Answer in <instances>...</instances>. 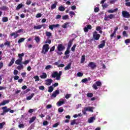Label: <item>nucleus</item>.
<instances>
[{
  "label": "nucleus",
  "instance_id": "obj_1",
  "mask_svg": "<svg viewBox=\"0 0 130 130\" xmlns=\"http://www.w3.org/2000/svg\"><path fill=\"white\" fill-rule=\"evenodd\" d=\"M74 42V39L72 40H70L68 44V47L66 51L64 52V55L66 56L64 57L66 58H69L70 57V49H71V47H72V45H73V43Z\"/></svg>",
  "mask_w": 130,
  "mask_h": 130
},
{
  "label": "nucleus",
  "instance_id": "obj_2",
  "mask_svg": "<svg viewBox=\"0 0 130 130\" xmlns=\"http://www.w3.org/2000/svg\"><path fill=\"white\" fill-rule=\"evenodd\" d=\"M66 49V47L62 45V44H58L57 47V50L56 53L58 55H61L62 54V51Z\"/></svg>",
  "mask_w": 130,
  "mask_h": 130
},
{
  "label": "nucleus",
  "instance_id": "obj_3",
  "mask_svg": "<svg viewBox=\"0 0 130 130\" xmlns=\"http://www.w3.org/2000/svg\"><path fill=\"white\" fill-rule=\"evenodd\" d=\"M62 74V72L61 71H59V73L57 71L54 72L52 74L51 77L52 78H56V80L58 81L60 80V77Z\"/></svg>",
  "mask_w": 130,
  "mask_h": 130
},
{
  "label": "nucleus",
  "instance_id": "obj_4",
  "mask_svg": "<svg viewBox=\"0 0 130 130\" xmlns=\"http://www.w3.org/2000/svg\"><path fill=\"white\" fill-rule=\"evenodd\" d=\"M48 50H49V45L45 44L43 46L41 53L43 54H46V53L48 52Z\"/></svg>",
  "mask_w": 130,
  "mask_h": 130
},
{
  "label": "nucleus",
  "instance_id": "obj_5",
  "mask_svg": "<svg viewBox=\"0 0 130 130\" xmlns=\"http://www.w3.org/2000/svg\"><path fill=\"white\" fill-rule=\"evenodd\" d=\"M21 32H23V29H19L18 30L15 31V32H13L10 34V36H14V38L16 39L17 37H19V34L18 33H21Z\"/></svg>",
  "mask_w": 130,
  "mask_h": 130
},
{
  "label": "nucleus",
  "instance_id": "obj_6",
  "mask_svg": "<svg viewBox=\"0 0 130 130\" xmlns=\"http://www.w3.org/2000/svg\"><path fill=\"white\" fill-rule=\"evenodd\" d=\"M92 36L94 40H99V39H100V37H101V36L98 34L96 31H94L92 32Z\"/></svg>",
  "mask_w": 130,
  "mask_h": 130
},
{
  "label": "nucleus",
  "instance_id": "obj_7",
  "mask_svg": "<svg viewBox=\"0 0 130 130\" xmlns=\"http://www.w3.org/2000/svg\"><path fill=\"white\" fill-rule=\"evenodd\" d=\"M102 86V83H101V81H96L95 82V84H93L92 88L94 90H98V87H101Z\"/></svg>",
  "mask_w": 130,
  "mask_h": 130
},
{
  "label": "nucleus",
  "instance_id": "obj_8",
  "mask_svg": "<svg viewBox=\"0 0 130 130\" xmlns=\"http://www.w3.org/2000/svg\"><path fill=\"white\" fill-rule=\"evenodd\" d=\"M88 67L90 68L91 70H95L97 68V65L94 62H90L88 64Z\"/></svg>",
  "mask_w": 130,
  "mask_h": 130
},
{
  "label": "nucleus",
  "instance_id": "obj_9",
  "mask_svg": "<svg viewBox=\"0 0 130 130\" xmlns=\"http://www.w3.org/2000/svg\"><path fill=\"white\" fill-rule=\"evenodd\" d=\"M115 15L114 14H110L109 15H106L104 20L105 21H109L111 19H114Z\"/></svg>",
  "mask_w": 130,
  "mask_h": 130
},
{
  "label": "nucleus",
  "instance_id": "obj_10",
  "mask_svg": "<svg viewBox=\"0 0 130 130\" xmlns=\"http://www.w3.org/2000/svg\"><path fill=\"white\" fill-rule=\"evenodd\" d=\"M122 16L124 18H126L127 19H129L130 17L129 12H127L126 11H122Z\"/></svg>",
  "mask_w": 130,
  "mask_h": 130
},
{
  "label": "nucleus",
  "instance_id": "obj_11",
  "mask_svg": "<svg viewBox=\"0 0 130 130\" xmlns=\"http://www.w3.org/2000/svg\"><path fill=\"white\" fill-rule=\"evenodd\" d=\"M59 90L57 89L55 91H53L52 95H51V99H53L55 98H56V96L57 95H59Z\"/></svg>",
  "mask_w": 130,
  "mask_h": 130
},
{
  "label": "nucleus",
  "instance_id": "obj_12",
  "mask_svg": "<svg viewBox=\"0 0 130 130\" xmlns=\"http://www.w3.org/2000/svg\"><path fill=\"white\" fill-rule=\"evenodd\" d=\"M53 82V80L51 79H48L45 80V84L47 85V86H49L51 85V83Z\"/></svg>",
  "mask_w": 130,
  "mask_h": 130
},
{
  "label": "nucleus",
  "instance_id": "obj_13",
  "mask_svg": "<svg viewBox=\"0 0 130 130\" xmlns=\"http://www.w3.org/2000/svg\"><path fill=\"white\" fill-rule=\"evenodd\" d=\"M106 42V41L105 40H103L101 42V44H100L99 45V48H103V47H104V46H105V43Z\"/></svg>",
  "mask_w": 130,
  "mask_h": 130
},
{
  "label": "nucleus",
  "instance_id": "obj_14",
  "mask_svg": "<svg viewBox=\"0 0 130 130\" xmlns=\"http://www.w3.org/2000/svg\"><path fill=\"white\" fill-rule=\"evenodd\" d=\"M57 27H59V24H52L49 26V29L52 30H53V28H57Z\"/></svg>",
  "mask_w": 130,
  "mask_h": 130
},
{
  "label": "nucleus",
  "instance_id": "obj_15",
  "mask_svg": "<svg viewBox=\"0 0 130 130\" xmlns=\"http://www.w3.org/2000/svg\"><path fill=\"white\" fill-rule=\"evenodd\" d=\"M23 7H25V5L22 4V3L18 4L16 8V11H19V10L22 9V8H23Z\"/></svg>",
  "mask_w": 130,
  "mask_h": 130
},
{
  "label": "nucleus",
  "instance_id": "obj_16",
  "mask_svg": "<svg viewBox=\"0 0 130 130\" xmlns=\"http://www.w3.org/2000/svg\"><path fill=\"white\" fill-rule=\"evenodd\" d=\"M9 103L10 100L3 101L1 103H0V106H4V105H6V104H8Z\"/></svg>",
  "mask_w": 130,
  "mask_h": 130
},
{
  "label": "nucleus",
  "instance_id": "obj_17",
  "mask_svg": "<svg viewBox=\"0 0 130 130\" xmlns=\"http://www.w3.org/2000/svg\"><path fill=\"white\" fill-rule=\"evenodd\" d=\"M23 60L21 59H18L17 60H16L15 61V64H17V65H19V64H23V61H22Z\"/></svg>",
  "mask_w": 130,
  "mask_h": 130
},
{
  "label": "nucleus",
  "instance_id": "obj_18",
  "mask_svg": "<svg viewBox=\"0 0 130 130\" xmlns=\"http://www.w3.org/2000/svg\"><path fill=\"white\" fill-rule=\"evenodd\" d=\"M72 69V63H69L64 68V71H68Z\"/></svg>",
  "mask_w": 130,
  "mask_h": 130
},
{
  "label": "nucleus",
  "instance_id": "obj_19",
  "mask_svg": "<svg viewBox=\"0 0 130 130\" xmlns=\"http://www.w3.org/2000/svg\"><path fill=\"white\" fill-rule=\"evenodd\" d=\"M0 10L1 11H8L9 7H8L7 6L4 5L1 7H0Z\"/></svg>",
  "mask_w": 130,
  "mask_h": 130
},
{
  "label": "nucleus",
  "instance_id": "obj_20",
  "mask_svg": "<svg viewBox=\"0 0 130 130\" xmlns=\"http://www.w3.org/2000/svg\"><path fill=\"white\" fill-rule=\"evenodd\" d=\"M2 109H3V111L4 112H5V113H7V112H9V111H10V108H8V107H7V106L3 107L2 108Z\"/></svg>",
  "mask_w": 130,
  "mask_h": 130
},
{
  "label": "nucleus",
  "instance_id": "obj_21",
  "mask_svg": "<svg viewBox=\"0 0 130 130\" xmlns=\"http://www.w3.org/2000/svg\"><path fill=\"white\" fill-rule=\"evenodd\" d=\"M63 104H64V101H59L57 103L56 105L57 106H61V105H63Z\"/></svg>",
  "mask_w": 130,
  "mask_h": 130
},
{
  "label": "nucleus",
  "instance_id": "obj_22",
  "mask_svg": "<svg viewBox=\"0 0 130 130\" xmlns=\"http://www.w3.org/2000/svg\"><path fill=\"white\" fill-rule=\"evenodd\" d=\"M85 60H86V56L85 55H83L81 57L80 63H84L85 62Z\"/></svg>",
  "mask_w": 130,
  "mask_h": 130
},
{
  "label": "nucleus",
  "instance_id": "obj_23",
  "mask_svg": "<svg viewBox=\"0 0 130 130\" xmlns=\"http://www.w3.org/2000/svg\"><path fill=\"white\" fill-rule=\"evenodd\" d=\"M14 62H15V58H12L8 64V67H12L14 64Z\"/></svg>",
  "mask_w": 130,
  "mask_h": 130
},
{
  "label": "nucleus",
  "instance_id": "obj_24",
  "mask_svg": "<svg viewBox=\"0 0 130 130\" xmlns=\"http://www.w3.org/2000/svg\"><path fill=\"white\" fill-rule=\"evenodd\" d=\"M17 70H18V71H21V70H23L24 69V66H23V64H19L18 66L16 68Z\"/></svg>",
  "mask_w": 130,
  "mask_h": 130
},
{
  "label": "nucleus",
  "instance_id": "obj_25",
  "mask_svg": "<svg viewBox=\"0 0 130 130\" xmlns=\"http://www.w3.org/2000/svg\"><path fill=\"white\" fill-rule=\"evenodd\" d=\"M40 78L41 79H46V78H47V74L44 72L42 75L40 76Z\"/></svg>",
  "mask_w": 130,
  "mask_h": 130
},
{
  "label": "nucleus",
  "instance_id": "obj_26",
  "mask_svg": "<svg viewBox=\"0 0 130 130\" xmlns=\"http://www.w3.org/2000/svg\"><path fill=\"white\" fill-rule=\"evenodd\" d=\"M95 119V117H91L88 119V121L89 123H92V122H93Z\"/></svg>",
  "mask_w": 130,
  "mask_h": 130
},
{
  "label": "nucleus",
  "instance_id": "obj_27",
  "mask_svg": "<svg viewBox=\"0 0 130 130\" xmlns=\"http://www.w3.org/2000/svg\"><path fill=\"white\" fill-rule=\"evenodd\" d=\"M56 6H57V3L56 2L54 4H52L51 6V10H54V9H55V8H56Z\"/></svg>",
  "mask_w": 130,
  "mask_h": 130
},
{
  "label": "nucleus",
  "instance_id": "obj_28",
  "mask_svg": "<svg viewBox=\"0 0 130 130\" xmlns=\"http://www.w3.org/2000/svg\"><path fill=\"white\" fill-rule=\"evenodd\" d=\"M86 110H87V111H90V112H93V109H94L93 107H85Z\"/></svg>",
  "mask_w": 130,
  "mask_h": 130
},
{
  "label": "nucleus",
  "instance_id": "obj_29",
  "mask_svg": "<svg viewBox=\"0 0 130 130\" xmlns=\"http://www.w3.org/2000/svg\"><path fill=\"white\" fill-rule=\"evenodd\" d=\"M52 35H51V32L49 31H46V36L48 37V39H49L50 37H51Z\"/></svg>",
  "mask_w": 130,
  "mask_h": 130
},
{
  "label": "nucleus",
  "instance_id": "obj_30",
  "mask_svg": "<svg viewBox=\"0 0 130 130\" xmlns=\"http://www.w3.org/2000/svg\"><path fill=\"white\" fill-rule=\"evenodd\" d=\"M70 24V22H66L62 25V28H64V29H67L68 28V26H69V24Z\"/></svg>",
  "mask_w": 130,
  "mask_h": 130
},
{
  "label": "nucleus",
  "instance_id": "obj_31",
  "mask_svg": "<svg viewBox=\"0 0 130 130\" xmlns=\"http://www.w3.org/2000/svg\"><path fill=\"white\" fill-rule=\"evenodd\" d=\"M42 28V26H41V24H40L39 25H35L34 26V29H36V30H38L39 29H41Z\"/></svg>",
  "mask_w": 130,
  "mask_h": 130
},
{
  "label": "nucleus",
  "instance_id": "obj_32",
  "mask_svg": "<svg viewBox=\"0 0 130 130\" xmlns=\"http://www.w3.org/2000/svg\"><path fill=\"white\" fill-rule=\"evenodd\" d=\"M34 95H35V93H32L30 96H28L26 98V100H31L33 97H34Z\"/></svg>",
  "mask_w": 130,
  "mask_h": 130
},
{
  "label": "nucleus",
  "instance_id": "obj_33",
  "mask_svg": "<svg viewBox=\"0 0 130 130\" xmlns=\"http://www.w3.org/2000/svg\"><path fill=\"white\" fill-rule=\"evenodd\" d=\"M118 9H117V8H116L114 10H112V9L109 10H108V13H109L110 14L112 13H115V12H116V11H118Z\"/></svg>",
  "mask_w": 130,
  "mask_h": 130
},
{
  "label": "nucleus",
  "instance_id": "obj_34",
  "mask_svg": "<svg viewBox=\"0 0 130 130\" xmlns=\"http://www.w3.org/2000/svg\"><path fill=\"white\" fill-rule=\"evenodd\" d=\"M53 90V87H52V86H50L48 87V92H49V93H51V92H52Z\"/></svg>",
  "mask_w": 130,
  "mask_h": 130
},
{
  "label": "nucleus",
  "instance_id": "obj_35",
  "mask_svg": "<svg viewBox=\"0 0 130 130\" xmlns=\"http://www.w3.org/2000/svg\"><path fill=\"white\" fill-rule=\"evenodd\" d=\"M4 45H5V46H8V47H10V46H11V42L8 41H6V42L4 43Z\"/></svg>",
  "mask_w": 130,
  "mask_h": 130
},
{
  "label": "nucleus",
  "instance_id": "obj_36",
  "mask_svg": "<svg viewBox=\"0 0 130 130\" xmlns=\"http://www.w3.org/2000/svg\"><path fill=\"white\" fill-rule=\"evenodd\" d=\"M24 53H22L21 54H18V59L23 60V56H24Z\"/></svg>",
  "mask_w": 130,
  "mask_h": 130
},
{
  "label": "nucleus",
  "instance_id": "obj_37",
  "mask_svg": "<svg viewBox=\"0 0 130 130\" xmlns=\"http://www.w3.org/2000/svg\"><path fill=\"white\" fill-rule=\"evenodd\" d=\"M35 119H36V117L35 116L32 117L29 121V123H32V122H34V121L35 120Z\"/></svg>",
  "mask_w": 130,
  "mask_h": 130
},
{
  "label": "nucleus",
  "instance_id": "obj_38",
  "mask_svg": "<svg viewBox=\"0 0 130 130\" xmlns=\"http://www.w3.org/2000/svg\"><path fill=\"white\" fill-rule=\"evenodd\" d=\"M58 10L59 11H60V12H63L64 11H65L66 8H64V7H62V6H60L58 8Z\"/></svg>",
  "mask_w": 130,
  "mask_h": 130
},
{
  "label": "nucleus",
  "instance_id": "obj_39",
  "mask_svg": "<svg viewBox=\"0 0 130 130\" xmlns=\"http://www.w3.org/2000/svg\"><path fill=\"white\" fill-rule=\"evenodd\" d=\"M2 21L4 22H8V21H9V18H8L7 17H4L2 18Z\"/></svg>",
  "mask_w": 130,
  "mask_h": 130
},
{
  "label": "nucleus",
  "instance_id": "obj_40",
  "mask_svg": "<svg viewBox=\"0 0 130 130\" xmlns=\"http://www.w3.org/2000/svg\"><path fill=\"white\" fill-rule=\"evenodd\" d=\"M25 41V38H21L18 40V43L20 44V43H22V42H24Z\"/></svg>",
  "mask_w": 130,
  "mask_h": 130
},
{
  "label": "nucleus",
  "instance_id": "obj_41",
  "mask_svg": "<svg viewBox=\"0 0 130 130\" xmlns=\"http://www.w3.org/2000/svg\"><path fill=\"white\" fill-rule=\"evenodd\" d=\"M93 93H87L86 94L87 97H88V98H92L93 97Z\"/></svg>",
  "mask_w": 130,
  "mask_h": 130
},
{
  "label": "nucleus",
  "instance_id": "obj_42",
  "mask_svg": "<svg viewBox=\"0 0 130 130\" xmlns=\"http://www.w3.org/2000/svg\"><path fill=\"white\" fill-rule=\"evenodd\" d=\"M76 47H77V44H74L71 48L72 51H75L76 50Z\"/></svg>",
  "mask_w": 130,
  "mask_h": 130
},
{
  "label": "nucleus",
  "instance_id": "obj_43",
  "mask_svg": "<svg viewBox=\"0 0 130 130\" xmlns=\"http://www.w3.org/2000/svg\"><path fill=\"white\" fill-rule=\"evenodd\" d=\"M35 40H36L37 43L40 42V38H39V37H36L35 38Z\"/></svg>",
  "mask_w": 130,
  "mask_h": 130
},
{
  "label": "nucleus",
  "instance_id": "obj_44",
  "mask_svg": "<svg viewBox=\"0 0 130 130\" xmlns=\"http://www.w3.org/2000/svg\"><path fill=\"white\" fill-rule=\"evenodd\" d=\"M62 19V20H68V19H69V15H66L63 16Z\"/></svg>",
  "mask_w": 130,
  "mask_h": 130
},
{
  "label": "nucleus",
  "instance_id": "obj_45",
  "mask_svg": "<svg viewBox=\"0 0 130 130\" xmlns=\"http://www.w3.org/2000/svg\"><path fill=\"white\" fill-rule=\"evenodd\" d=\"M34 79H35V82H38L39 81V76H35L34 77Z\"/></svg>",
  "mask_w": 130,
  "mask_h": 130
},
{
  "label": "nucleus",
  "instance_id": "obj_46",
  "mask_svg": "<svg viewBox=\"0 0 130 130\" xmlns=\"http://www.w3.org/2000/svg\"><path fill=\"white\" fill-rule=\"evenodd\" d=\"M103 9H106L107 8H108V5L106 3H105L104 4L102 5Z\"/></svg>",
  "mask_w": 130,
  "mask_h": 130
},
{
  "label": "nucleus",
  "instance_id": "obj_47",
  "mask_svg": "<svg viewBox=\"0 0 130 130\" xmlns=\"http://www.w3.org/2000/svg\"><path fill=\"white\" fill-rule=\"evenodd\" d=\"M5 124H6V123L5 122L0 123V129H2V128L4 127V125H5Z\"/></svg>",
  "mask_w": 130,
  "mask_h": 130
},
{
  "label": "nucleus",
  "instance_id": "obj_48",
  "mask_svg": "<svg viewBox=\"0 0 130 130\" xmlns=\"http://www.w3.org/2000/svg\"><path fill=\"white\" fill-rule=\"evenodd\" d=\"M55 49V46H53L50 48L49 52H52V51H54Z\"/></svg>",
  "mask_w": 130,
  "mask_h": 130
},
{
  "label": "nucleus",
  "instance_id": "obj_49",
  "mask_svg": "<svg viewBox=\"0 0 130 130\" xmlns=\"http://www.w3.org/2000/svg\"><path fill=\"white\" fill-rule=\"evenodd\" d=\"M63 110H64L63 108H62V107L59 108L58 109V111L59 113L63 112Z\"/></svg>",
  "mask_w": 130,
  "mask_h": 130
},
{
  "label": "nucleus",
  "instance_id": "obj_50",
  "mask_svg": "<svg viewBox=\"0 0 130 130\" xmlns=\"http://www.w3.org/2000/svg\"><path fill=\"white\" fill-rule=\"evenodd\" d=\"M29 62H30V61H29V60H26L22 62V64H28Z\"/></svg>",
  "mask_w": 130,
  "mask_h": 130
},
{
  "label": "nucleus",
  "instance_id": "obj_51",
  "mask_svg": "<svg viewBox=\"0 0 130 130\" xmlns=\"http://www.w3.org/2000/svg\"><path fill=\"white\" fill-rule=\"evenodd\" d=\"M71 125H74V124H76V119L72 120L71 122Z\"/></svg>",
  "mask_w": 130,
  "mask_h": 130
},
{
  "label": "nucleus",
  "instance_id": "obj_52",
  "mask_svg": "<svg viewBox=\"0 0 130 130\" xmlns=\"http://www.w3.org/2000/svg\"><path fill=\"white\" fill-rule=\"evenodd\" d=\"M116 32H115V31H113V33H112V34H111L110 37H111V39H112V38H113V37H114V36L115 35V34H116Z\"/></svg>",
  "mask_w": 130,
  "mask_h": 130
},
{
  "label": "nucleus",
  "instance_id": "obj_53",
  "mask_svg": "<svg viewBox=\"0 0 130 130\" xmlns=\"http://www.w3.org/2000/svg\"><path fill=\"white\" fill-rule=\"evenodd\" d=\"M59 125V123L57 122L53 125V127H57Z\"/></svg>",
  "mask_w": 130,
  "mask_h": 130
},
{
  "label": "nucleus",
  "instance_id": "obj_54",
  "mask_svg": "<svg viewBox=\"0 0 130 130\" xmlns=\"http://www.w3.org/2000/svg\"><path fill=\"white\" fill-rule=\"evenodd\" d=\"M18 126L19 128H24V127H25V126H24V124H19Z\"/></svg>",
  "mask_w": 130,
  "mask_h": 130
},
{
  "label": "nucleus",
  "instance_id": "obj_55",
  "mask_svg": "<svg viewBox=\"0 0 130 130\" xmlns=\"http://www.w3.org/2000/svg\"><path fill=\"white\" fill-rule=\"evenodd\" d=\"M20 77H19V76L18 75H15L14 77V80H15V81H17V80H19V78Z\"/></svg>",
  "mask_w": 130,
  "mask_h": 130
},
{
  "label": "nucleus",
  "instance_id": "obj_56",
  "mask_svg": "<svg viewBox=\"0 0 130 130\" xmlns=\"http://www.w3.org/2000/svg\"><path fill=\"white\" fill-rule=\"evenodd\" d=\"M18 73H19V71H18V70H15L14 71L13 74H14V75H15V76H17V75H18Z\"/></svg>",
  "mask_w": 130,
  "mask_h": 130
},
{
  "label": "nucleus",
  "instance_id": "obj_57",
  "mask_svg": "<svg viewBox=\"0 0 130 130\" xmlns=\"http://www.w3.org/2000/svg\"><path fill=\"white\" fill-rule=\"evenodd\" d=\"M122 34H123V36H124V37H127V34H126V31H123V33H122Z\"/></svg>",
  "mask_w": 130,
  "mask_h": 130
},
{
  "label": "nucleus",
  "instance_id": "obj_58",
  "mask_svg": "<svg viewBox=\"0 0 130 130\" xmlns=\"http://www.w3.org/2000/svg\"><path fill=\"white\" fill-rule=\"evenodd\" d=\"M125 43L126 44H128V43H130V39H127L125 40Z\"/></svg>",
  "mask_w": 130,
  "mask_h": 130
},
{
  "label": "nucleus",
  "instance_id": "obj_59",
  "mask_svg": "<svg viewBox=\"0 0 130 130\" xmlns=\"http://www.w3.org/2000/svg\"><path fill=\"white\" fill-rule=\"evenodd\" d=\"M94 11L95 13H98V12H99V11H100L99 8H98V7L95 8Z\"/></svg>",
  "mask_w": 130,
  "mask_h": 130
},
{
  "label": "nucleus",
  "instance_id": "obj_60",
  "mask_svg": "<svg viewBox=\"0 0 130 130\" xmlns=\"http://www.w3.org/2000/svg\"><path fill=\"white\" fill-rule=\"evenodd\" d=\"M41 16H42V14H41V13H38V14L36 15V17L37 18H41Z\"/></svg>",
  "mask_w": 130,
  "mask_h": 130
},
{
  "label": "nucleus",
  "instance_id": "obj_61",
  "mask_svg": "<svg viewBox=\"0 0 130 130\" xmlns=\"http://www.w3.org/2000/svg\"><path fill=\"white\" fill-rule=\"evenodd\" d=\"M71 98V94H67L65 96V98L66 99H69V98Z\"/></svg>",
  "mask_w": 130,
  "mask_h": 130
},
{
  "label": "nucleus",
  "instance_id": "obj_62",
  "mask_svg": "<svg viewBox=\"0 0 130 130\" xmlns=\"http://www.w3.org/2000/svg\"><path fill=\"white\" fill-rule=\"evenodd\" d=\"M88 80L87 78H84L82 80V83H86V82H88Z\"/></svg>",
  "mask_w": 130,
  "mask_h": 130
},
{
  "label": "nucleus",
  "instance_id": "obj_63",
  "mask_svg": "<svg viewBox=\"0 0 130 130\" xmlns=\"http://www.w3.org/2000/svg\"><path fill=\"white\" fill-rule=\"evenodd\" d=\"M52 107V105H47L46 108L47 109H50V108H51Z\"/></svg>",
  "mask_w": 130,
  "mask_h": 130
},
{
  "label": "nucleus",
  "instance_id": "obj_64",
  "mask_svg": "<svg viewBox=\"0 0 130 130\" xmlns=\"http://www.w3.org/2000/svg\"><path fill=\"white\" fill-rule=\"evenodd\" d=\"M77 76H78V77H83V73H82L81 72H78L77 73Z\"/></svg>",
  "mask_w": 130,
  "mask_h": 130
}]
</instances>
